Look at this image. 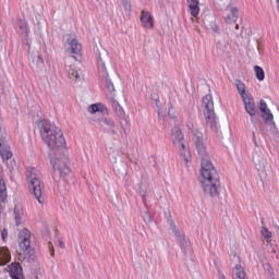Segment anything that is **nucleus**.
<instances>
[{
	"label": "nucleus",
	"mask_w": 279,
	"mask_h": 279,
	"mask_svg": "<svg viewBox=\"0 0 279 279\" xmlns=\"http://www.w3.org/2000/svg\"><path fill=\"white\" fill-rule=\"evenodd\" d=\"M110 134H117V131L111 130V131H110Z\"/></svg>",
	"instance_id": "ea45409f"
},
{
	"label": "nucleus",
	"mask_w": 279,
	"mask_h": 279,
	"mask_svg": "<svg viewBox=\"0 0 279 279\" xmlns=\"http://www.w3.org/2000/svg\"><path fill=\"white\" fill-rule=\"evenodd\" d=\"M0 156L3 162L10 160L13 156L10 145H8V142L3 137H0Z\"/></svg>",
	"instance_id": "9d476101"
},
{
	"label": "nucleus",
	"mask_w": 279,
	"mask_h": 279,
	"mask_svg": "<svg viewBox=\"0 0 279 279\" xmlns=\"http://www.w3.org/2000/svg\"><path fill=\"white\" fill-rule=\"evenodd\" d=\"M102 82H104L108 93H114V84L110 80V76L102 78Z\"/></svg>",
	"instance_id": "bb28decb"
},
{
	"label": "nucleus",
	"mask_w": 279,
	"mask_h": 279,
	"mask_svg": "<svg viewBox=\"0 0 279 279\" xmlns=\"http://www.w3.org/2000/svg\"><path fill=\"white\" fill-rule=\"evenodd\" d=\"M259 111L262 112V119H264L265 123L274 121V113H271V110L267 107V102L265 100L259 101Z\"/></svg>",
	"instance_id": "9b49d317"
},
{
	"label": "nucleus",
	"mask_w": 279,
	"mask_h": 279,
	"mask_svg": "<svg viewBox=\"0 0 279 279\" xmlns=\"http://www.w3.org/2000/svg\"><path fill=\"white\" fill-rule=\"evenodd\" d=\"M12 258L10 251L5 247L0 248V266L8 265Z\"/></svg>",
	"instance_id": "412c9836"
},
{
	"label": "nucleus",
	"mask_w": 279,
	"mask_h": 279,
	"mask_svg": "<svg viewBox=\"0 0 279 279\" xmlns=\"http://www.w3.org/2000/svg\"><path fill=\"white\" fill-rule=\"evenodd\" d=\"M19 247L24 260H29L32 256V232L27 229H22L19 233Z\"/></svg>",
	"instance_id": "0eeeda50"
},
{
	"label": "nucleus",
	"mask_w": 279,
	"mask_h": 279,
	"mask_svg": "<svg viewBox=\"0 0 279 279\" xmlns=\"http://www.w3.org/2000/svg\"><path fill=\"white\" fill-rule=\"evenodd\" d=\"M187 130L193 133L192 141L195 145L198 157L201 158V183L202 189L207 197H218L221 193V180L219 179V172L217 168L210 161V154L206 148L204 142V133L199 130H195L193 122H187Z\"/></svg>",
	"instance_id": "f257e3e1"
},
{
	"label": "nucleus",
	"mask_w": 279,
	"mask_h": 279,
	"mask_svg": "<svg viewBox=\"0 0 279 279\" xmlns=\"http://www.w3.org/2000/svg\"><path fill=\"white\" fill-rule=\"evenodd\" d=\"M16 32L21 36H29V27L27 26V22L23 19H19L16 21Z\"/></svg>",
	"instance_id": "a211bd4d"
},
{
	"label": "nucleus",
	"mask_w": 279,
	"mask_h": 279,
	"mask_svg": "<svg viewBox=\"0 0 279 279\" xmlns=\"http://www.w3.org/2000/svg\"><path fill=\"white\" fill-rule=\"evenodd\" d=\"M98 72H99V77L104 80L105 77H110L108 74V69L106 68V62H104V59L99 57L98 59Z\"/></svg>",
	"instance_id": "5701e85b"
},
{
	"label": "nucleus",
	"mask_w": 279,
	"mask_h": 279,
	"mask_svg": "<svg viewBox=\"0 0 279 279\" xmlns=\"http://www.w3.org/2000/svg\"><path fill=\"white\" fill-rule=\"evenodd\" d=\"M141 197H146L147 196V190H144L143 187H140V191H138Z\"/></svg>",
	"instance_id": "72a5a7b5"
},
{
	"label": "nucleus",
	"mask_w": 279,
	"mask_h": 279,
	"mask_svg": "<svg viewBox=\"0 0 279 279\" xmlns=\"http://www.w3.org/2000/svg\"><path fill=\"white\" fill-rule=\"evenodd\" d=\"M26 178L29 182V189L33 190L35 199L39 204H45V184L43 183V173L35 167L27 168Z\"/></svg>",
	"instance_id": "7ed1b4c3"
},
{
	"label": "nucleus",
	"mask_w": 279,
	"mask_h": 279,
	"mask_svg": "<svg viewBox=\"0 0 279 279\" xmlns=\"http://www.w3.org/2000/svg\"><path fill=\"white\" fill-rule=\"evenodd\" d=\"M8 167H9V169H10L11 171H12V169H14V166H11V167H10V166H8Z\"/></svg>",
	"instance_id": "79ce46f5"
},
{
	"label": "nucleus",
	"mask_w": 279,
	"mask_h": 279,
	"mask_svg": "<svg viewBox=\"0 0 279 279\" xmlns=\"http://www.w3.org/2000/svg\"><path fill=\"white\" fill-rule=\"evenodd\" d=\"M113 106H116V112L118 114V117H125V110H123V107L121 105H119V101H114Z\"/></svg>",
	"instance_id": "c756f323"
},
{
	"label": "nucleus",
	"mask_w": 279,
	"mask_h": 279,
	"mask_svg": "<svg viewBox=\"0 0 279 279\" xmlns=\"http://www.w3.org/2000/svg\"><path fill=\"white\" fill-rule=\"evenodd\" d=\"M98 122H99V125H101V123H105L107 128H114L117 125V123H114V120L106 117H100L98 119Z\"/></svg>",
	"instance_id": "a878e982"
},
{
	"label": "nucleus",
	"mask_w": 279,
	"mask_h": 279,
	"mask_svg": "<svg viewBox=\"0 0 279 279\" xmlns=\"http://www.w3.org/2000/svg\"><path fill=\"white\" fill-rule=\"evenodd\" d=\"M171 141L174 147L179 149L181 158H183L185 162H191V150L189 149V144L184 141V134L178 126H174L171 131Z\"/></svg>",
	"instance_id": "39448f33"
},
{
	"label": "nucleus",
	"mask_w": 279,
	"mask_h": 279,
	"mask_svg": "<svg viewBox=\"0 0 279 279\" xmlns=\"http://www.w3.org/2000/svg\"><path fill=\"white\" fill-rule=\"evenodd\" d=\"M141 22L146 29H151V27H154V17L151 16V13L147 11L142 12Z\"/></svg>",
	"instance_id": "f3484780"
},
{
	"label": "nucleus",
	"mask_w": 279,
	"mask_h": 279,
	"mask_svg": "<svg viewBox=\"0 0 279 279\" xmlns=\"http://www.w3.org/2000/svg\"><path fill=\"white\" fill-rule=\"evenodd\" d=\"M171 110H173V106H170V107H169L168 114H171Z\"/></svg>",
	"instance_id": "e433bc0d"
},
{
	"label": "nucleus",
	"mask_w": 279,
	"mask_h": 279,
	"mask_svg": "<svg viewBox=\"0 0 279 279\" xmlns=\"http://www.w3.org/2000/svg\"><path fill=\"white\" fill-rule=\"evenodd\" d=\"M233 279H247V274L241 265H235L233 268Z\"/></svg>",
	"instance_id": "4be33fe9"
},
{
	"label": "nucleus",
	"mask_w": 279,
	"mask_h": 279,
	"mask_svg": "<svg viewBox=\"0 0 279 279\" xmlns=\"http://www.w3.org/2000/svg\"><path fill=\"white\" fill-rule=\"evenodd\" d=\"M235 87H236L239 95L241 96L242 99L247 97V94H245V83L236 80Z\"/></svg>",
	"instance_id": "b1692460"
},
{
	"label": "nucleus",
	"mask_w": 279,
	"mask_h": 279,
	"mask_svg": "<svg viewBox=\"0 0 279 279\" xmlns=\"http://www.w3.org/2000/svg\"><path fill=\"white\" fill-rule=\"evenodd\" d=\"M221 279H226V276H222V278Z\"/></svg>",
	"instance_id": "c03bdc74"
},
{
	"label": "nucleus",
	"mask_w": 279,
	"mask_h": 279,
	"mask_svg": "<svg viewBox=\"0 0 279 279\" xmlns=\"http://www.w3.org/2000/svg\"><path fill=\"white\" fill-rule=\"evenodd\" d=\"M14 217L16 226H21V219L23 217V213H21V208L19 206L14 207Z\"/></svg>",
	"instance_id": "cd10ccee"
},
{
	"label": "nucleus",
	"mask_w": 279,
	"mask_h": 279,
	"mask_svg": "<svg viewBox=\"0 0 279 279\" xmlns=\"http://www.w3.org/2000/svg\"><path fill=\"white\" fill-rule=\"evenodd\" d=\"M262 236H264V239L266 241H269V239H271L272 234H271V231H269V229L265 228V227H262Z\"/></svg>",
	"instance_id": "7c9ffc66"
},
{
	"label": "nucleus",
	"mask_w": 279,
	"mask_h": 279,
	"mask_svg": "<svg viewBox=\"0 0 279 279\" xmlns=\"http://www.w3.org/2000/svg\"><path fill=\"white\" fill-rule=\"evenodd\" d=\"M211 29H213V33H214V34H219V25L214 24V25L211 26Z\"/></svg>",
	"instance_id": "f704fd0d"
},
{
	"label": "nucleus",
	"mask_w": 279,
	"mask_h": 279,
	"mask_svg": "<svg viewBox=\"0 0 279 279\" xmlns=\"http://www.w3.org/2000/svg\"><path fill=\"white\" fill-rule=\"evenodd\" d=\"M239 21V9L236 7H232L230 9V14L225 16V23L232 25V23H236Z\"/></svg>",
	"instance_id": "6ab92c4d"
},
{
	"label": "nucleus",
	"mask_w": 279,
	"mask_h": 279,
	"mask_svg": "<svg viewBox=\"0 0 279 279\" xmlns=\"http://www.w3.org/2000/svg\"><path fill=\"white\" fill-rule=\"evenodd\" d=\"M63 38L66 44L68 53H72L74 60L82 58V44L80 43V39H77V35L66 34Z\"/></svg>",
	"instance_id": "6e6552de"
},
{
	"label": "nucleus",
	"mask_w": 279,
	"mask_h": 279,
	"mask_svg": "<svg viewBox=\"0 0 279 279\" xmlns=\"http://www.w3.org/2000/svg\"><path fill=\"white\" fill-rule=\"evenodd\" d=\"M87 110L90 114H97V112H100L102 116L108 114V107L101 102L90 105Z\"/></svg>",
	"instance_id": "4468645a"
},
{
	"label": "nucleus",
	"mask_w": 279,
	"mask_h": 279,
	"mask_svg": "<svg viewBox=\"0 0 279 279\" xmlns=\"http://www.w3.org/2000/svg\"><path fill=\"white\" fill-rule=\"evenodd\" d=\"M255 147H258V142L255 140V142H253Z\"/></svg>",
	"instance_id": "58836bf2"
},
{
	"label": "nucleus",
	"mask_w": 279,
	"mask_h": 279,
	"mask_svg": "<svg viewBox=\"0 0 279 279\" xmlns=\"http://www.w3.org/2000/svg\"><path fill=\"white\" fill-rule=\"evenodd\" d=\"M50 163L53 168L52 178L54 182H59L58 186L62 182H69V175H71V168L66 165V161H62V159H50Z\"/></svg>",
	"instance_id": "423d86ee"
},
{
	"label": "nucleus",
	"mask_w": 279,
	"mask_h": 279,
	"mask_svg": "<svg viewBox=\"0 0 279 279\" xmlns=\"http://www.w3.org/2000/svg\"><path fill=\"white\" fill-rule=\"evenodd\" d=\"M8 199V187L5 186V181L0 177V215H1V204H5Z\"/></svg>",
	"instance_id": "aec40b11"
},
{
	"label": "nucleus",
	"mask_w": 279,
	"mask_h": 279,
	"mask_svg": "<svg viewBox=\"0 0 279 279\" xmlns=\"http://www.w3.org/2000/svg\"><path fill=\"white\" fill-rule=\"evenodd\" d=\"M38 59L40 60V62H44L43 57L38 56Z\"/></svg>",
	"instance_id": "a19ab883"
},
{
	"label": "nucleus",
	"mask_w": 279,
	"mask_h": 279,
	"mask_svg": "<svg viewBox=\"0 0 279 279\" xmlns=\"http://www.w3.org/2000/svg\"><path fill=\"white\" fill-rule=\"evenodd\" d=\"M120 128L124 134H128V130L130 128V120H128V118H123L122 121H120Z\"/></svg>",
	"instance_id": "c85d7f7f"
},
{
	"label": "nucleus",
	"mask_w": 279,
	"mask_h": 279,
	"mask_svg": "<svg viewBox=\"0 0 279 279\" xmlns=\"http://www.w3.org/2000/svg\"><path fill=\"white\" fill-rule=\"evenodd\" d=\"M69 77L70 80H76V82H82L84 80V72H82V69L71 65L69 71Z\"/></svg>",
	"instance_id": "2eb2a0df"
},
{
	"label": "nucleus",
	"mask_w": 279,
	"mask_h": 279,
	"mask_svg": "<svg viewBox=\"0 0 279 279\" xmlns=\"http://www.w3.org/2000/svg\"><path fill=\"white\" fill-rule=\"evenodd\" d=\"M121 3L124 11L132 12V3L130 2V0H121Z\"/></svg>",
	"instance_id": "2f4dec72"
},
{
	"label": "nucleus",
	"mask_w": 279,
	"mask_h": 279,
	"mask_svg": "<svg viewBox=\"0 0 279 279\" xmlns=\"http://www.w3.org/2000/svg\"><path fill=\"white\" fill-rule=\"evenodd\" d=\"M252 136H253V142H256V133L252 132Z\"/></svg>",
	"instance_id": "c9c22d12"
},
{
	"label": "nucleus",
	"mask_w": 279,
	"mask_h": 279,
	"mask_svg": "<svg viewBox=\"0 0 279 279\" xmlns=\"http://www.w3.org/2000/svg\"><path fill=\"white\" fill-rule=\"evenodd\" d=\"M235 28L239 29V25H236Z\"/></svg>",
	"instance_id": "37998d69"
},
{
	"label": "nucleus",
	"mask_w": 279,
	"mask_h": 279,
	"mask_svg": "<svg viewBox=\"0 0 279 279\" xmlns=\"http://www.w3.org/2000/svg\"><path fill=\"white\" fill-rule=\"evenodd\" d=\"M254 71H255L256 80H258V82H264L265 81V70H263V68L260 65H255Z\"/></svg>",
	"instance_id": "393cba45"
},
{
	"label": "nucleus",
	"mask_w": 279,
	"mask_h": 279,
	"mask_svg": "<svg viewBox=\"0 0 279 279\" xmlns=\"http://www.w3.org/2000/svg\"><path fill=\"white\" fill-rule=\"evenodd\" d=\"M59 245H60V247L63 250V247H64V242H59Z\"/></svg>",
	"instance_id": "4c0bfd02"
},
{
	"label": "nucleus",
	"mask_w": 279,
	"mask_h": 279,
	"mask_svg": "<svg viewBox=\"0 0 279 279\" xmlns=\"http://www.w3.org/2000/svg\"><path fill=\"white\" fill-rule=\"evenodd\" d=\"M202 108L207 128H210L215 134H219V119L215 114V102L211 95H206L202 99Z\"/></svg>",
	"instance_id": "20e7f679"
},
{
	"label": "nucleus",
	"mask_w": 279,
	"mask_h": 279,
	"mask_svg": "<svg viewBox=\"0 0 279 279\" xmlns=\"http://www.w3.org/2000/svg\"><path fill=\"white\" fill-rule=\"evenodd\" d=\"M191 16L197 19L199 16V0H186Z\"/></svg>",
	"instance_id": "dca6fc26"
},
{
	"label": "nucleus",
	"mask_w": 279,
	"mask_h": 279,
	"mask_svg": "<svg viewBox=\"0 0 279 279\" xmlns=\"http://www.w3.org/2000/svg\"><path fill=\"white\" fill-rule=\"evenodd\" d=\"M242 101L244 104V108H245V111L247 112V114H250V117L252 119H254V117H256V104L254 102V98H250V97H245V98H242Z\"/></svg>",
	"instance_id": "f8f14e48"
},
{
	"label": "nucleus",
	"mask_w": 279,
	"mask_h": 279,
	"mask_svg": "<svg viewBox=\"0 0 279 279\" xmlns=\"http://www.w3.org/2000/svg\"><path fill=\"white\" fill-rule=\"evenodd\" d=\"M41 141L47 144L49 149H62L66 147L64 133L49 120H43L38 124Z\"/></svg>",
	"instance_id": "f03ea898"
},
{
	"label": "nucleus",
	"mask_w": 279,
	"mask_h": 279,
	"mask_svg": "<svg viewBox=\"0 0 279 279\" xmlns=\"http://www.w3.org/2000/svg\"><path fill=\"white\" fill-rule=\"evenodd\" d=\"M170 229L173 232L182 252H184V254H191V241L186 239V235H184L183 232L178 230V228L175 227V222H173V220L170 221Z\"/></svg>",
	"instance_id": "1a4fd4ad"
},
{
	"label": "nucleus",
	"mask_w": 279,
	"mask_h": 279,
	"mask_svg": "<svg viewBox=\"0 0 279 279\" xmlns=\"http://www.w3.org/2000/svg\"><path fill=\"white\" fill-rule=\"evenodd\" d=\"M9 276L12 279H23V267L19 263H12L9 265Z\"/></svg>",
	"instance_id": "ddd939ff"
},
{
	"label": "nucleus",
	"mask_w": 279,
	"mask_h": 279,
	"mask_svg": "<svg viewBox=\"0 0 279 279\" xmlns=\"http://www.w3.org/2000/svg\"><path fill=\"white\" fill-rule=\"evenodd\" d=\"M1 239L2 241H8V229L1 231Z\"/></svg>",
	"instance_id": "473e14b6"
}]
</instances>
